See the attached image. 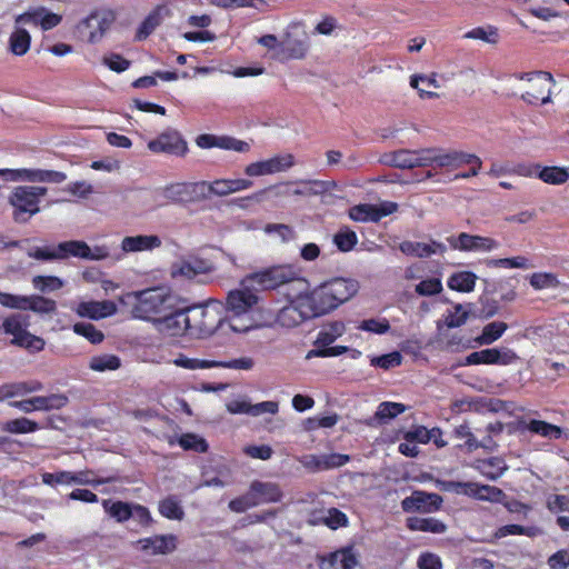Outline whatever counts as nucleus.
Here are the masks:
<instances>
[{"label": "nucleus", "mask_w": 569, "mask_h": 569, "mask_svg": "<svg viewBox=\"0 0 569 569\" xmlns=\"http://www.w3.org/2000/svg\"><path fill=\"white\" fill-rule=\"evenodd\" d=\"M296 270L288 264H277L244 276L239 286L226 297L224 309L229 313V327L233 332L244 333L252 327L248 317L262 300L259 292L276 290L295 280Z\"/></svg>", "instance_id": "obj_1"}, {"label": "nucleus", "mask_w": 569, "mask_h": 569, "mask_svg": "<svg viewBox=\"0 0 569 569\" xmlns=\"http://www.w3.org/2000/svg\"><path fill=\"white\" fill-rule=\"evenodd\" d=\"M119 302L131 308L132 317L156 323L161 316L178 308L180 298L169 288L154 287L124 293Z\"/></svg>", "instance_id": "obj_2"}, {"label": "nucleus", "mask_w": 569, "mask_h": 569, "mask_svg": "<svg viewBox=\"0 0 569 569\" xmlns=\"http://www.w3.org/2000/svg\"><path fill=\"white\" fill-rule=\"evenodd\" d=\"M358 289L359 286L356 281L337 278L321 283L312 291L307 290V296L318 317L350 300L358 292Z\"/></svg>", "instance_id": "obj_3"}, {"label": "nucleus", "mask_w": 569, "mask_h": 569, "mask_svg": "<svg viewBox=\"0 0 569 569\" xmlns=\"http://www.w3.org/2000/svg\"><path fill=\"white\" fill-rule=\"evenodd\" d=\"M286 284H289L286 293L289 305L279 311L278 322L290 328L300 325L306 319L317 317L307 296L306 281L296 274L295 280Z\"/></svg>", "instance_id": "obj_4"}, {"label": "nucleus", "mask_w": 569, "mask_h": 569, "mask_svg": "<svg viewBox=\"0 0 569 569\" xmlns=\"http://www.w3.org/2000/svg\"><path fill=\"white\" fill-rule=\"evenodd\" d=\"M222 302L208 299L200 306L188 309L189 336L194 339L212 337L222 323Z\"/></svg>", "instance_id": "obj_5"}, {"label": "nucleus", "mask_w": 569, "mask_h": 569, "mask_svg": "<svg viewBox=\"0 0 569 569\" xmlns=\"http://www.w3.org/2000/svg\"><path fill=\"white\" fill-rule=\"evenodd\" d=\"M48 193L42 186L21 184L14 187L8 202L12 207V219L16 222H27L31 217L40 212L41 199Z\"/></svg>", "instance_id": "obj_6"}, {"label": "nucleus", "mask_w": 569, "mask_h": 569, "mask_svg": "<svg viewBox=\"0 0 569 569\" xmlns=\"http://www.w3.org/2000/svg\"><path fill=\"white\" fill-rule=\"evenodd\" d=\"M521 99L529 104H546L551 101L555 86L549 72L537 71L518 76Z\"/></svg>", "instance_id": "obj_7"}, {"label": "nucleus", "mask_w": 569, "mask_h": 569, "mask_svg": "<svg viewBox=\"0 0 569 569\" xmlns=\"http://www.w3.org/2000/svg\"><path fill=\"white\" fill-rule=\"evenodd\" d=\"M29 321L26 316L13 313L4 318L2 329L11 337L10 342L14 346L27 349L30 352H39L44 348V340L34 336L28 330Z\"/></svg>", "instance_id": "obj_8"}, {"label": "nucleus", "mask_w": 569, "mask_h": 569, "mask_svg": "<svg viewBox=\"0 0 569 569\" xmlns=\"http://www.w3.org/2000/svg\"><path fill=\"white\" fill-rule=\"evenodd\" d=\"M114 14L109 10L92 12L77 26V34L83 42H100L114 22Z\"/></svg>", "instance_id": "obj_9"}, {"label": "nucleus", "mask_w": 569, "mask_h": 569, "mask_svg": "<svg viewBox=\"0 0 569 569\" xmlns=\"http://www.w3.org/2000/svg\"><path fill=\"white\" fill-rule=\"evenodd\" d=\"M442 490L489 502H500L505 497L502 490L497 487L472 481H447L442 483Z\"/></svg>", "instance_id": "obj_10"}, {"label": "nucleus", "mask_w": 569, "mask_h": 569, "mask_svg": "<svg viewBox=\"0 0 569 569\" xmlns=\"http://www.w3.org/2000/svg\"><path fill=\"white\" fill-rule=\"evenodd\" d=\"M0 176L11 182L60 184L67 180L64 172L44 169H0Z\"/></svg>", "instance_id": "obj_11"}, {"label": "nucleus", "mask_w": 569, "mask_h": 569, "mask_svg": "<svg viewBox=\"0 0 569 569\" xmlns=\"http://www.w3.org/2000/svg\"><path fill=\"white\" fill-rule=\"evenodd\" d=\"M435 163L441 168L457 169L462 164H472L471 172H465L456 176V179H467L475 177L481 169L482 161L479 157L472 153H466L457 150H442L436 148Z\"/></svg>", "instance_id": "obj_12"}, {"label": "nucleus", "mask_w": 569, "mask_h": 569, "mask_svg": "<svg viewBox=\"0 0 569 569\" xmlns=\"http://www.w3.org/2000/svg\"><path fill=\"white\" fill-rule=\"evenodd\" d=\"M296 164V159L291 153H280L271 158L249 163L244 168V173L249 177L270 176L288 171Z\"/></svg>", "instance_id": "obj_13"}, {"label": "nucleus", "mask_w": 569, "mask_h": 569, "mask_svg": "<svg viewBox=\"0 0 569 569\" xmlns=\"http://www.w3.org/2000/svg\"><path fill=\"white\" fill-rule=\"evenodd\" d=\"M398 210V204L391 201H382L376 204L361 203L349 209V218L356 222H378Z\"/></svg>", "instance_id": "obj_14"}, {"label": "nucleus", "mask_w": 569, "mask_h": 569, "mask_svg": "<svg viewBox=\"0 0 569 569\" xmlns=\"http://www.w3.org/2000/svg\"><path fill=\"white\" fill-rule=\"evenodd\" d=\"M164 197L174 202H199L206 199V181L179 182L164 188Z\"/></svg>", "instance_id": "obj_15"}, {"label": "nucleus", "mask_w": 569, "mask_h": 569, "mask_svg": "<svg viewBox=\"0 0 569 569\" xmlns=\"http://www.w3.org/2000/svg\"><path fill=\"white\" fill-rule=\"evenodd\" d=\"M67 403V396L62 393H52L49 396H37L26 400L13 401L11 402V406L24 413H30L32 411L60 409Z\"/></svg>", "instance_id": "obj_16"}, {"label": "nucleus", "mask_w": 569, "mask_h": 569, "mask_svg": "<svg viewBox=\"0 0 569 569\" xmlns=\"http://www.w3.org/2000/svg\"><path fill=\"white\" fill-rule=\"evenodd\" d=\"M154 325L160 332L172 337L181 336L183 333L189 335L188 313L182 310L181 301L179 302L178 308H174L171 312L161 316Z\"/></svg>", "instance_id": "obj_17"}, {"label": "nucleus", "mask_w": 569, "mask_h": 569, "mask_svg": "<svg viewBox=\"0 0 569 569\" xmlns=\"http://www.w3.org/2000/svg\"><path fill=\"white\" fill-rule=\"evenodd\" d=\"M148 149L153 153L184 154L187 143L177 130H167L148 142Z\"/></svg>", "instance_id": "obj_18"}, {"label": "nucleus", "mask_w": 569, "mask_h": 569, "mask_svg": "<svg viewBox=\"0 0 569 569\" xmlns=\"http://www.w3.org/2000/svg\"><path fill=\"white\" fill-rule=\"evenodd\" d=\"M441 503L442 498L437 493L415 491L401 501V507L406 512H433L440 509Z\"/></svg>", "instance_id": "obj_19"}, {"label": "nucleus", "mask_w": 569, "mask_h": 569, "mask_svg": "<svg viewBox=\"0 0 569 569\" xmlns=\"http://www.w3.org/2000/svg\"><path fill=\"white\" fill-rule=\"evenodd\" d=\"M280 49L277 52L278 61L303 59L308 52L309 44L305 37H295L290 32H286L280 38Z\"/></svg>", "instance_id": "obj_20"}, {"label": "nucleus", "mask_w": 569, "mask_h": 569, "mask_svg": "<svg viewBox=\"0 0 569 569\" xmlns=\"http://www.w3.org/2000/svg\"><path fill=\"white\" fill-rule=\"evenodd\" d=\"M72 310L81 318L100 320L113 316L117 312V306L110 300H87L74 305Z\"/></svg>", "instance_id": "obj_21"}, {"label": "nucleus", "mask_w": 569, "mask_h": 569, "mask_svg": "<svg viewBox=\"0 0 569 569\" xmlns=\"http://www.w3.org/2000/svg\"><path fill=\"white\" fill-rule=\"evenodd\" d=\"M453 249L460 251H483L489 252L498 248V242L488 237L477 234L460 233L457 238L450 239Z\"/></svg>", "instance_id": "obj_22"}, {"label": "nucleus", "mask_w": 569, "mask_h": 569, "mask_svg": "<svg viewBox=\"0 0 569 569\" xmlns=\"http://www.w3.org/2000/svg\"><path fill=\"white\" fill-rule=\"evenodd\" d=\"M196 142L202 149L220 148L243 153L250 150L249 142L227 136L200 134Z\"/></svg>", "instance_id": "obj_23"}, {"label": "nucleus", "mask_w": 569, "mask_h": 569, "mask_svg": "<svg viewBox=\"0 0 569 569\" xmlns=\"http://www.w3.org/2000/svg\"><path fill=\"white\" fill-rule=\"evenodd\" d=\"M252 181L247 179H217L206 181V199L212 197H226L234 192L251 188Z\"/></svg>", "instance_id": "obj_24"}, {"label": "nucleus", "mask_w": 569, "mask_h": 569, "mask_svg": "<svg viewBox=\"0 0 569 569\" xmlns=\"http://www.w3.org/2000/svg\"><path fill=\"white\" fill-rule=\"evenodd\" d=\"M176 541L173 535H158L140 539L134 545L147 555L157 556L172 552L177 548Z\"/></svg>", "instance_id": "obj_25"}, {"label": "nucleus", "mask_w": 569, "mask_h": 569, "mask_svg": "<svg viewBox=\"0 0 569 569\" xmlns=\"http://www.w3.org/2000/svg\"><path fill=\"white\" fill-rule=\"evenodd\" d=\"M162 241L157 234H137L127 236L120 242V249L123 253H138L144 251H152L160 248Z\"/></svg>", "instance_id": "obj_26"}, {"label": "nucleus", "mask_w": 569, "mask_h": 569, "mask_svg": "<svg viewBox=\"0 0 569 569\" xmlns=\"http://www.w3.org/2000/svg\"><path fill=\"white\" fill-rule=\"evenodd\" d=\"M209 272V267L202 260L190 258L181 259L174 262L170 268V273L176 279H193L198 274Z\"/></svg>", "instance_id": "obj_27"}, {"label": "nucleus", "mask_w": 569, "mask_h": 569, "mask_svg": "<svg viewBox=\"0 0 569 569\" xmlns=\"http://www.w3.org/2000/svg\"><path fill=\"white\" fill-rule=\"evenodd\" d=\"M18 22H28L29 26H40L43 30H50L61 22V16L39 8L17 16Z\"/></svg>", "instance_id": "obj_28"}, {"label": "nucleus", "mask_w": 569, "mask_h": 569, "mask_svg": "<svg viewBox=\"0 0 569 569\" xmlns=\"http://www.w3.org/2000/svg\"><path fill=\"white\" fill-rule=\"evenodd\" d=\"M24 26H29V23L18 22L16 18L14 28L8 40L9 51L18 57L24 56L29 51L31 44V36Z\"/></svg>", "instance_id": "obj_29"}, {"label": "nucleus", "mask_w": 569, "mask_h": 569, "mask_svg": "<svg viewBox=\"0 0 569 569\" xmlns=\"http://www.w3.org/2000/svg\"><path fill=\"white\" fill-rule=\"evenodd\" d=\"M322 563H328L330 568L339 565L341 569H356L360 565L359 553L352 546L343 547L323 558Z\"/></svg>", "instance_id": "obj_30"}, {"label": "nucleus", "mask_w": 569, "mask_h": 569, "mask_svg": "<svg viewBox=\"0 0 569 569\" xmlns=\"http://www.w3.org/2000/svg\"><path fill=\"white\" fill-rule=\"evenodd\" d=\"M400 250L410 257L427 258L432 254L443 253L446 246L433 240L429 242L405 241L400 244Z\"/></svg>", "instance_id": "obj_31"}, {"label": "nucleus", "mask_w": 569, "mask_h": 569, "mask_svg": "<svg viewBox=\"0 0 569 569\" xmlns=\"http://www.w3.org/2000/svg\"><path fill=\"white\" fill-rule=\"evenodd\" d=\"M253 501L257 506L261 503L278 502L282 498V492L278 485L272 482L254 481L249 488Z\"/></svg>", "instance_id": "obj_32"}, {"label": "nucleus", "mask_w": 569, "mask_h": 569, "mask_svg": "<svg viewBox=\"0 0 569 569\" xmlns=\"http://www.w3.org/2000/svg\"><path fill=\"white\" fill-rule=\"evenodd\" d=\"M523 176L537 174L545 183L559 186L569 180V168L566 167H543L536 166L533 170L521 172Z\"/></svg>", "instance_id": "obj_33"}, {"label": "nucleus", "mask_w": 569, "mask_h": 569, "mask_svg": "<svg viewBox=\"0 0 569 569\" xmlns=\"http://www.w3.org/2000/svg\"><path fill=\"white\" fill-rule=\"evenodd\" d=\"M519 425L521 430H527L531 433H535L547 439H558L561 437L562 433L560 427L543 420H522L520 421Z\"/></svg>", "instance_id": "obj_34"}, {"label": "nucleus", "mask_w": 569, "mask_h": 569, "mask_svg": "<svg viewBox=\"0 0 569 569\" xmlns=\"http://www.w3.org/2000/svg\"><path fill=\"white\" fill-rule=\"evenodd\" d=\"M410 84L412 88L418 90L419 96L422 99H431L439 97L437 90L441 88V84L437 80L436 74L412 76L410 79Z\"/></svg>", "instance_id": "obj_35"}, {"label": "nucleus", "mask_w": 569, "mask_h": 569, "mask_svg": "<svg viewBox=\"0 0 569 569\" xmlns=\"http://www.w3.org/2000/svg\"><path fill=\"white\" fill-rule=\"evenodd\" d=\"M481 351V365H501L507 366L515 362L518 357L515 351L509 348H491Z\"/></svg>", "instance_id": "obj_36"}, {"label": "nucleus", "mask_w": 569, "mask_h": 569, "mask_svg": "<svg viewBox=\"0 0 569 569\" xmlns=\"http://www.w3.org/2000/svg\"><path fill=\"white\" fill-rule=\"evenodd\" d=\"M346 332V326L342 321H333L325 325L319 331L316 340L318 347H328Z\"/></svg>", "instance_id": "obj_37"}, {"label": "nucleus", "mask_w": 569, "mask_h": 569, "mask_svg": "<svg viewBox=\"0 0 569 569\" xmlns=\"http://www.w3.org/2000/svg\"><path fill=\"white\" fill-rule=\"evenodd\" d=\"M478 277L470 271H459L448 278V287L459 292H471L476 287Z\"/></svg>", "instance_id": "obj_38"}, {"label": "nucleus", "mask_w": 569, "mask_h": 569, "mask_svg": "<svg viewBox=\"0 0 569 569\" xmlns=\"http://www.w3.org/2000/svg\"><path fill=\"white\" fill-rule=\"evenodd\" d=\"M6 399L24 397L29 393L38 392L43 389L39 381H19L4 383Z\"/></svg>", "instance_id": "obj_39"}, {"label": "nucleus", "mask_w": 569, "mask_h": 569, "mask_svg": "<svg viewBox=\"0 0 569 569\" xmlns=\"http://www.w3.org/2000/svg\"><path fill=\"white\" fill-rule=\"evenodd\" d=\"M407 526L412 531L443 533L447 530V526L435 518H409L407 520Z\"/></svg>", "instance_id": "obj_40"}, {"label": "nucleus", "mask_w": 569, "mask_h": 569, "mask_svg": "<svg viewBox=\"0 0 569 569\" xmlns=\"http://www.w3.org/2000/svg\"><path fill=\"white\" fill-rule=\"evenodd\" d=\"M60 260L73 258H80L86 260V256L89 254V246L87 242L81 240H69L58 243Z\"/></svg>", "instance_id": "obj_41"}, {"label": "nucleus", "mask_w": 569, "mask_h": 569, "mask_svg": "<svg viewBox=\"0 0 569 569\" xmlns=\"http://www.w3.org/2000/svg\"><path fill=\"white\" fill-rule=\"evenodd\" d=\"M508 329V325L502 321H492L482 328V332L478 336L475 341L479 346L491 345L505 333Z\"/></svg>", "instance_id": "obj_42"}, {"label": "nucleus", "mask_w": 569, "mask_h": 569, "mask_svg": "<svg viewBox=\"0 0 569 569\" xmlns=\"http://www.w3.org/2000/svg\"><path fill=\"white\" fill-rule=\"evenodd\" d=\"M88 367L96 372L114 371L121 367V360L116 355L101 353L91 357Z\"/></svg>", "instance_id": "obj_43"}, {"label": "nucleus", "mask_w": 569, "mask_h": 569, "mask_svg": "<svg viewBox=\"0 0 569 569\" xmlns=\"http://www.w3.org/2000/svg\"><path fill=\"white\" fill-rule=\"evenodd\" d=\"M106 512L118 522L127 521L132 517V505L123 501H102Z\"/></svg>", "instance_id": "obj_44"}, {"label": "nucleus", "mask_w": 569, "mask_h": 569, "mask_svg": "<svg viewBox=\"0 0 569 569\" xmlns=\"http://www.w3.org/2000/svg\"><path fill=\"white\" fill-rule=\"evenodd\" d=\"M171 363L176 367L183 368L187 370H206L211 369L214 366V359H199L190 358L183 353H179Z\"/></svg>", "instance_id": "obj_45"}, {"label": "nucleus", "mask_w": 569, "mask_h": 569, "mask_svg": "<svg viewBox=\"0 0 569 569\" xmlns=\"http://www.w3.org/2000/svg\"><path fill=\"white\" fill-rule=\"evenodd\" d=\"M469 315L470 305L456 303L451 310H448L445 325L448 328H459L467 322Z\"/></svg>", "instance_id": "obj_46"}, {"label": "nucleus", "mask_w": 569, "mask_h": 569, "mask_svg": "<svg viewBox=\"0 0 569 569\" xmlns=\"http://www.w3.org/2000/svg\"><path fill=\"white\" fill-rule=\"evenodd\" d=\"M529 283L535 290L556 289L561 284L552 272H535L529 277Z\"/></svg>", "instance_id": "obj_47"}, {"label": "nucleus", "mask_w": 569, "mask_h": 569, "mask_svg": "<svg viewBox=\"0 0 569 569\" xmlns=\"http://www.w3.org/2000/svg\"><path fill=\"white\" fill-rule=\"evenodd\" d=\"M57 303L54 300L41 296H27L26 310H31L36 313L49 315L54 312Z\"/></svg>", "instance_id": "obj_48"}, {"label": "nucleus", "mask_w": 569, "mask_h": 569, "mask_svg": "<svg viewBox=\"0 0 569 569\" xmlns=\"http://www.w3.org/2000/svg\"><path fill=\"white\" fill-rule=\"evenodd\" d=\"M465 39L481 40L489 44H496L499 41L498 29L492 26L478 27L463 34Z\"/></svg>", "instance_id": "obj_49"}, {"label": "nucleus", "mask_w": 569, "mask_h": 569, "mask_svg": "<svg viewBox=\"0 0 569 569\" xmlns=\"http://www.w3.org/2000/svg\"><path fill=\"white\" fill-rule=\"evenodd\" d=\"M72 330L76 335L83 337L93 345L101 343L104 339L103 332L90 322H77L73 325Z\"/></svg>", "instance_id": "obj_50"}, {"label": "nucleus", "mask_w": 569, "mask_h": 569, "mask_svg": "<svg viewBox=\"0 0 569 569\" xmlns=\"http://www.w3.org/2000/svg\"><path fill=\"white\" fill-rule=\"evenodd\" d=\"M39 429V426L36 421H32L28 418H17L13 420H9L3 423L2 430L10 433H29L34 432Z\"/></svg>", "instance_id": "obj_51"}, {"label": "nucleus", "mask_w": 569, "mask_h": 569, "mask_svg": "<svg viewBox=\"0 0 569 569\" xmlns=\"http://www.w3.org/2000/svg\"><path fill=\"white\" fill-rule=\"evenodd\" d=\"M406 411V407L399 402H381L378 406L375 418L380 422H387Z\"/></svg>", "instance_id": "obj_52"}, {"label": "nucleus", "mask_w": 569, "mask_h": 569, "mask_svg": "<svg viewBox=\"0 0 569 569\" xmlns=\"http://www.w3.org/2000/svg\"><path fill=\"white\" fill-rule=\"evenodd\" d=\"M481 473L490 480H496L507 470L506 463L499 458H491L481 461L479 465Z\"/></svg>", "instance_id": "obj_53"}, {"label": "nucleus", "mask_w": 569, "mask_h": 569, "mask_svg": "<svg viewBox=\"0 0 569 569\" xmlns=\"http://www.w3.org/2000/svg\"><path fill=\"white\" fill-rule=\"evenodd\" d=\"M159 512L172 520H181L183 518V509L180 506V502L176 500L174 498H166L159 503Z\"/></svg>", "instance_id": "obj_54"}, {"label": "nucleus", "mask_w": 569, "mask_h": 569, "mask_svg": "<svg viewBox=\"0 0 569 569\" xmlns=\"http://www.w3.org/2000/svg\"><path fill=\"white\" fill-rule=\"evenodd\" d=\"M489 267H503V268H517V269H529L531 264L526 257L518 256L513 258H501V259H490L487 261Z\"/></svg>", "instance_id": "obj_55"}, {"label": "nucleus", "mask_w": 569, "mask_h": 569, "mask_svg": "<svg viewBox=\"0 0 569 569\" xmlns=\"http://www.w3.org/2000/svg\"><path fill=\"white\" fill-rule=\"evenodd\" d=\"M178 442L184 450H194L197 452H206L208 450L206 440L194 433L182 435Z\"/></svg>", "instance_id": "obj_56"}, {"label": "nucleus", "mask_w": 569, "mask_h": 569, "mask_svg": "<svg viewBox=\"0 0 569 569\" xmlns=\"http://www.w3.org/2000/svg\"><path fill=\"white\" fill-rule=\"evenodd\" d=\"M254 367V360L251 357H240L228 361L214 359L213 368H226L233 370L249 371Z\"/></svg>", "instance_id": "obj_57"}, {"label": "nucleus", "mask_w": 569, "mask_h": 569, "mask_svg": "<svg viewBox=\"0 0 569 569\" xmlns=\"http://www.w3.org/2000/svg\"><path fill=\"white\" fill-rule=\"evenodd\" d=\"M442 282L439 278H428L420 281L415 291L422 297H430L438 295L442 291Z\"/></svg>", "instance_id": "obj_58"}, {"label": "nucleus", "mask_w": 569, "mask_h": 569, "mask_svg": "<svg viewBox=\"0 0 569 569\" xmlns=\"http://www.w3.org/2000/svg\"><path fill=\"white\" fill-rule=\"evenodd\" d=\"M64 191L78 199H88L93 193V186L84 180L70 182Z\"/></svg>", "instance_id": "obj_59"}, {"label": "nucleus", "mask_w": 569, "mask_h": 569, "mask_svg": "<svg viewBox=\"0 0 569 569\" xmlns=\"http://www.w3.org/2000/svg\"><path fill=\"white\" fill-rule=\"evenodd\" d=\"M33 287L42 292L54 291L63 287V281L53 276H37L32 279Z\"/></svg>", "instance_id": "obj_60"}, {"label": "nucleus", "mask_w": 569, "mask_h": 569, "mask_svg": "<svg viewBox=\"0 0 569 569\" xmlns=\"http://www.w3.org/2000/svg\"><path fill=\"white\" fill-rule=\"evenodd\" d=\"M402 356L398 351L390 352L380 357L371 358V365L382 369H391L401 365Z\"/></svg>", "instance_id": "obj_61"}, {"label": "nucleus", "mask_w": 569, "mask_h": 569, "mask_svg": "<svg viewBox=\"0 0 569 569\" xmlns=\"http://www.w3.org/2000/svg\"><path fill=\"white\" fill-rule=\"evenodd\" d=\"M323 471L340 468L350 461V457L343 453H321Z\"/></svg>", "instance_id": "obj_62"}, {"label": "nucleus", "mask_w": 569, "mask_h": 569, "mask_svg": "<svg viewBox=\"0 0 569 569\" xmlns=\"http://www.w3.org/2000/svg\"><path fill=\"white\" fill-rule=\"evenodd\" d=\"M456 438L463 441V445L469 451H473L483 445L480 443L472 435L468 426L461 425L455 429Z\"/></svg>", "instance_id": "obj_63"}, {"label": "nucleus", "mask_w": 569, "mask_h": 569, "mask_svg": "<svg viewBox=\"0 0 569 569\" xmlns=\"http://www.w3.org/2000/svg\"><path fill=\"white\" fill-rule=\"evenodd\" d=\"M333 241L341 251L347 252L356 246L358 238L353 231L346 229L338 232Z\"/></svg>", "instance_id": "obj_64"}]
</instances>
